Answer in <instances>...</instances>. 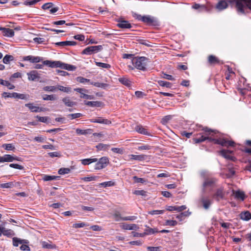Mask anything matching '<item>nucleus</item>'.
<instances>
[{
    "mask_svg": "<svg viewBox=\"0 0 251 251\" xmlns=\"http://www.w3.org/2000/svg\"><path fill=\"white\" fill-rule=\"evenodd\" d=\"M238 14H244L248 10H251V0H231Z\"/></svg>",
    "mask_w": 251,
    "mask_h": 251,
    "instance_id": "obj_1",
    "label": "nucleus"
},
{
    "mask_svg": "<svg viewBox=\"0 0 251 251\" xmlns=\"http://www.w3.org/2000/svg\"><path fill=\"white\" fill-rule=\"evenodd\" d=\"M202 130L204 131V135H201L200 138H194L193 142L195 143H199L208 140L209 142H213L214 143V140H215L217 131L207 127H204Z\"/></svg>",
    "mask_w": 251,
    "mask_h": 251,
    "instance_id": "obj_2",
    "label": "nucleus"
},
{
    "mask_svg": "<svg viewBox=\"0 0 251 251\" xmlns=\"http://www.w3.org/2000/svg\"><path fill=\"white\" fill-rule=\"evenodd\" d=\"M206 171H202L201 175L204 178V181L202 183V192L203 194L206 192V188L207 187H214L218 181V179L214 177H208L206 176Z\"/></svg>",
    "mask_w": 251,
    "mask_h": 251,
    "instance_id": "obj_3",
    "label": "nucleus"
},
{
    "mask_svg": "<svg viewBox=\"0 0 251 251\" xmlns=\"http://www.w3.org/2000/svg\"><path fill=\"white\" fill-rule=\"evenodd\" d=\"M148 60V59L146 57H134L132 59V63L136 69L144 71L146 69Z\"/></svg>",
    "mask_w": 251,
    "mask_h": 251,
    "instance_id": "obj_4",
    "label": "nucleus"
},
{
    "mask_svg": "<svg viewBox=\"0 0 251 251\" xmlns=\"http://www.w3.org/2000/svg\"><path fill=\"white\" fill-rule=\"evenodd\" d=\"M214 140V144L227 148L229 147H234L235 145V143L233 141H229L226 138H221L217 131L215 136V140Z\"/></svg>",
    "mask_w": 251,
    "mask_h": 251,
    "instance_id": "obj_5",
    "label": "nucleus"
},
{
    "mask_svg": "<svg viewBox=\"0 0 251 251\" xmlns=\"http://www.w3.org/2000/svg\"><path fill=\"white\" fill-rule=\"evenodd\" d=\"M102 49L101 45L89 46L83 50L81 53L82 54L91 55L93 53H97Z\"/></svg>",
    "mask_w": 251,
    "mask_h": 251,
    "instance_id": "obj_6",
    "label": "nucleus"
},
{
    "mask_svg": "<svg viewBox=\"0 0 251 251\" xmlns=\"http://www.w3.org/2000/svg\"><path fill=\"white\" fill-rule=\"evenodd\" d=\"M109 163V159L107 157L103 156L101 157L98 160L95 164V169L101 170L105 168Z\"/></svg>",
    "mask_w": 251,
    "mask_h": 251,
    "instance_id": "obj_7",
    "label": "nucleus"
},
{
    "mask_svg": "<svg viewBox=\"0 0 251 251\" xmlns=\"http://www.w3.org/2000/svg\"><path fill=\"white\" fill-rule=\"evenodd\" d=\"M225 196L224 188L223 187L221 186L216 190L215 192L212 195V197L215 201H219L220 200L224 199Z\"/></svg>",
    "mask_w": 251,
    "mask_h": 251,
    "instance_id": "obj_8",
    "label": "nucleus"
},
{
    "mask_svg": "<svg viewBox=\"0 0 251 251\" xmlns=\"http://www.w3.org/2000/svg\"><path fill=\"white\" fill-rule=\"evenodd\" d=\"M200 203L204 209L208 210L212 204V201L208 197L202 195L200 199Z\"/></svg>",
    "mask_w": 251,
    "mask_h": 251,
    "instance_id": "obj_9",
    "label": "nucleus"
},
{
    "mask_svg": "<svg viewBox=\"0 0 251 251\" xmlns=\"http://www.w3.org/2000/svg\"><path fill=\"white\" fill-rule=\"evenodd\" d=\"M79 82L80 83H86V82H90V83L94 85L96 87L101 88L104 89H106L109 87V84H108L107 83L91 82L90 81V79H79Z\"/></svg>",
    "mask_w": 251,
    "mask_h": 251,
    "instance_id": "obj_10",
    "label": "nucleus"
},
{
    "mask_svg": "<svg viewBox=\"0 0 251 251\" xmlns=\"http://www.w3.org/2000/svg\"><path fill=\"white\" fill-rule=\"evenodd\" d=\"M113 216L116 221H120V220L134 221L137 219V217L135 216L122 217H121L120 213L118 212H115Z\"/></svg>",
    "mask_w": 251,
    "mask_h": 251,
    "instance_id": "obj_11",
    "label": "nucleus"
},
{
    "mask_svg": "<svg viewBox=\"0 0 251 251\" xmlns=\"http://www.w3.org/2000/svg\"><path fill=\"white\" fill-rule=\"evenodd\" d=\"M117 22L118 23L117 24V26L119 28L125 29L132 27L131 25L127 21L124 20L123 19H119L117 20Z\"/></svg>",
    "mask_w": 251,
    "mask_h": 251,
    "instance_id": "obj_12",
    "label": "nucleus"
},
{
    "mask_svg": "<svg viewBox=\"0 0 251 251\" xmlns=\"http://www.w3.org/2000/svg\"><path fill=\"white\" fill-rule=\"evenodd\" d=\"M61 62L60 61L46 60L43 61V65L51 68H60Z\"/></svg>",
    "mask_w": 251,
    "mask_h": 251,
    "instance_id": "obj_13",
    "label": "nucleus"
},
{
    "mask_svg": "<svg viewBox=\"0 0 251 251\" xmlns=\"http://www.w3.org/2000/svg\"><path fill=\"white\" fill-rule=\"evenodd\" d=\"M23 60L28 61L31 63H38L42 60V58L39 56L28 55L23 57Z\"/></svg>",
    "mask_w": 251,
    "mask_h": 251,
    "instance_id": "obj_14",
    "label": "nucleus"
},
{
    "mask_svg": "<svg viewBox=\"0 0 251 251\" xmlns=\"http://www.w3.org/2000/svg\"><path fill=\"white\" fill-rule=\"evenodd\" d=\"M228 151H226V150L223 149L219 151V153L221 156L226 159L235 161L236 160L235 157L230 155V154L228 153Z\"/></svg>",
    "mask_w": 251,
    "mask_h": 251,
    "instance_id": "obj_15",
    "label": "nucleus"
},
{
    "mask_svg": "<svg viewBox=\"0 0 251 251\" xmlns=\"http://www.w3.org/2000/svg\"><path fill=\"white\" fill-rule=\"evenodd\" d=\"M28 78H41L42 77V74L41 71L33 70L27 74Z\"/></svg>",
    "mask_w": 251,
    "mask_h": 251,
    "instance_id": "obj_16",
    "label": "nucleus"
},
{
    "mask_svg": "<svg viewBox=\"0 0 251 251\" xmlns=\"http://www.w3.org/2000/svg\"><path fill=\"white\" fill-rule=\"evenodd\" d=\"M90 122L91 123H96L104 125H110L111 124V122L107 119H104L101 117H97L96 119H91Z\"/></svg>",
    "mask_w": 251,
    "mask_h": 251,
    "instance_id": "obj_17",
    "label": "nucleus"
},
{
    "mask_svg": "<svg viewBox=\"0 0 251 251\" xmlns=\"http://www.w3.org/2000/svg\"><path fill=\"white\" fill-rule=\"evenodd\" d=\"M85 104L91 107H103L104 104L103 102L100 101H85Z\"/></svg>",
    "mask_w": 251,
    "mask_h": 251,
    "instance_id": "obj_18",
    "label": "nucleus"
},
{
    "mask_svg": "<svg viewBox=\"0 0 251 251\" xmlns=\"http://www.w3.org/2000/svg\"><path fill=\"white\" fill-rule=\"evenodd\" d=\"M25 106L28 107L31 111L33 112H40L44 111L43 108L34 106L33 104L31 103H26Z\"/></svg>",
    "mask_w": 251,
    "mask_h": 251,
    "instance_id": "obj_19",
    "label": "nucleus"
},
{
    "mask_svg": "<svg viewBox=\"0 0 251 251\" xmlns=\"http://www.w3.org/2000/svg\"><path fill=\"white\" fill-rule=\"evenodd\" d=\"M0 29L2 30L3 35L4 36L12 37L14 35V31L12 29L2 27L0 28Z\"/></svg>",
    "mask_w": 251,
    "mask_h": 251,
    "instance_id": "obj_20",
    "label": "nucleus"
},
{
    "mask_svg": "<svg viewBox=\"0 0 251 251\" xmlns=\"http://www.w3.org/2000/svg\"><path fill=\"white\" fill-rule=\"evenodd\" d=\"M228 6V3L226 0H222L218 2L216 5V8L219 10H223Z\"/></svg>",
    "mask_w": 251,
    "mask_h": 251,
    "instance_id": "obj_21",
    "label": "nucleus"
},
{
    "mask_svg": "<svg viewBox=\"0 0 251 251\" xmlns=\"http://www.w3.org/2000/svg\"><path fill=\"white\" fill-rule=\"evenodd\" d=\"M62 101L68 107H73L77 104L76 102L72 101L69 97L64 98L62 99Z\"/></svg>",
    "mask_w": 251,
    "mask_h": 251,
    "instance_id": "obj_22",
    "label": "nucleus"
},
{
    "mask_svg": "<svg viewBox=\"0 0 251 251\" xmlns=\"http://www.w3.org/2000/svg\"><path fill=\"white\" fill-rule=\"evenodd\" d=\"M60 68L65 69L68 71H73L76 70V67L73 65L64 63L61 62Z\"/></svg>",
    "mask_w": 251,
    "mask_h": 251,
    "instance_id": "obj_23",
    "label": "nucleus"
},
{
    "mask_svg": "<svg viewBox=\"0 0 251 251\" xmlns=\"http://www.w3.org/2000/svg\"><path fill=\"white\" fill-rule=\"evenodd\" d=\"M240 218L244 221H248L251 219V213L248 211L241 212L240 214Z\"/></svg>",
    "mask_w": 251,
    "mask_h": 251,
    "instance_id": "obj_24",
    "label": "nucleus"
},
{
    "mask_svg": "<svg viewBox=\"0 0 251 251\" xmlns=\"http://www.w3.org/2000/svg\"><path fill=\"white\" fill-rule=\"evenodd\" d=\"M208 62L210 65H215L220 63L219 59L214 55H210L208 57Z\"/></svg>",
    "mask_w": 251,
    "mask_h": 251,
    "instance_id": "obj_25",
    "label": "nucleus"
},
{
    "mask_svg": "<svg viewBox=\"0 0 251 251\" xmlns=\"http://www.w3.org/2000/svg\"><path fill=\"white\" fill-rule=\"evenodd\" d=\"M130 159L132 160H138V161H144L146 160L147 158V156L146 155L144 154H141V155H134V154H131L130 155Z\"/></svg>",
    "mask_w": 251,
    "mask_h": 251,
    "instance_id": "obj_26",
    "label": "nucleus"
},
{
    "mask_svg": "<svg viewBox=\"0 0 251 251\" xmlns=\"http://www.w3.org/2000/svg\"><path fill=\"white\" fill-rule=\"evenodd\" d=\"M98 160L97 158H86L81 160V163L84 165H87L93 162H96Z\"/></svg>",
    "mask_w": 251,
    "mask_h": 251,
    "instance_id": "obj_27",
    "label": "nucleus"
},
{
    "mask_svg": "<svg viewBox=\"0 0 251 251\" xmlns=\"http://www.w3.org/2000/svg\"><path fill=\"white\" fill-rule=\"evenodd\" d=\"M13 98L15 99H19L22 100H28L29 99V95L24 94H19L16 92H14Z\"/></svg>",
    "mask_w": 251,
    "mask_h": 251,
    "instance_id": "obj_28",
    "label": "nucleus"
},
{
    "mask_svg": "<svg viewBox=\"0 0 251 251\" xmlns=\"http://www.w3.org/2000/svg\"><path fill=\"white\" fill-rule=\"evenodd\" d=\"M235 198L237 200L241 201H244L245 199V194L243 192L239 190L235 192Z\"/></svg>",
    "mask_w": 251,
    "mask_h": 251,
    "instance_id": "obj_29",
    "label": "nucleus"
},
{
    "mask_svg": "<svg viewBox=\"0 0 251 251\" xmlns=\"http://www.w3.org/2000/svg\"><path fill=\"white\" fill-rule=\"evenodd\" d=\"M137 228L136 224H124L122 226V228L126 230H136Z\"/></svg>",
    "mask_w": 251,
    "mask_h": 251,
    "instance_id": "obj_30",
    "label": "nucleus"
},
{
    "mask_svg": "<svg viewBox=\"0 0 251 251\" xmlns=\"http://www.w3.org/2000/svg\"><path fill=\"white\" fill-rule=\"evenodd\" d=\"M92 131V130L91 129H87L85 130L77 128L76 129V133L79 135H86L88 134H91Z\"/></svg>",
    "mask_w": 251,
    "mask_h": 251,
    "instance_id": "obj_31",
    "label": "nucleus"
},
{
    "mask_svg": "<svg viewBox=\"0 0 251 251\" xmlns=\"http://www.w3.org/2000/svg\"><path fill=\"white\" fill-rule=\"evenodd\" d=\"M60 176H49L47 175H44L43 176L42 179L45 181H51L52 180L58 179Z\"/></svg>",
    "mask_w": 251,
    "mask_h": 251,
    "instance_id": "obj_32",
    "label": "nucleus"
},
{
    "mask_svg": "<svg viewBox=\"0 0 251 251\" xmlns=\"http://www.w3.org/2000/svg\"><path fill=\"white\" fill-rule=\"evenodd\" d=\"M57 91L65 92L67 93H70L71 92L72 88L71 87H64L62 85H57Z\"/></svg>",
    "mask_w": 251,
    "mask_h": 251,
    "instance_id": "obj_33",
    "label": "nucleus"
},
{
    "mask_svg": "<svg viewBox=\"0 0 251 251\" xmlns=\"http://www.w3.org/2000/svg\"><path fill=\"white\" fill-rule=\"evenodd\" d=\"M142 22L146 24L151 25L154 23V20L153 18L151 17V16H143Z\"/></svg>",
    "mask_w": 251,
    "mask_h": 251,
    "instance_id": "obj_34",
    "label": "nucleus"
},
{
    "mask_svg": "<svg viewBox=\"0 0 251 251\" xmlns=\"http://www.w3.org/2000/svg\"><path fill=\"white\" fill-rule=\"evenodd\" d=\"M135 130L138 132L143 134L144 135H149V133L147 131V129L144 128L143 126H137L135 127Z\"/></svg>",
    "mask_w": 251,
    "mask_h": 251,
    "instance_id": "obj_35",
    "label": "nucleus"
},
{
    "mask_svg": "<svg viewBox=\"0 0 251 251\" xmlns=\"http://www.w3.org/2000/svg\"><path fill=\"white\" fill-rule=\"evenodd\" d=\"M15 233L12 229H6L3 227V235L8 237H11L15 235Z\"/></svg>",
    "mask_w": 251,
    "mask_h": 251,
    "instance_id": "obj_36",
    "label": "nucleus"
},
{
    "mask_svg": "<svg viewBox=\"0 0 251 251\" xmlns=\"http://www.w3.org/2000/svg\"><path fill=\"white\" fill-rule=\"evenodd\" d=\"M42 246L43 248L48 249H55L56 248L55 245L49 243L45 241L42 243Z\"/></svg>",
    "mask_w": 251,
    "mask_h": 251,
    "instance_id": "obj_37",
    "label": "nucleus"
},
{
    "mask_svg": "<svg viewBox=\"0 0 251 251\" xmlns=\"http://www.w3.org/2000/svg\"><path fill=\"white\" fill-rule=\"evenodd\" d=\"M158 83L161 86L166 88H171L173 85L171 83L163 80H158Z\"/></svg>",
    "mask_w": 251,
    "mask_h": 251,
    "instance_id": "obj_38",
    "label": "nucleus"
},
{
    "mask_svg": "<svg viewBox=\"0 0 251 251\" xmlns=\"http://www.w3.org/2000/svg\"><path fill=\"white\" fill-rule=\"evenodd\" d=\"M43 90L45 91L56 92L57 91V85L47 86L44 87Z\"/></svg>",
    "mask_w": 251,
    "mask_h": 251,
    "instance_id": "obj_39",
    "label": "nucleus"
},
{
    "mask_svg": "<svg viewBox=\"0 0 251 251\" xmlns=\"http://www.w3.org/2000/svg\"><path fill=\"white\" fill-rule=\"evenodd\" d=\"M132 179L134 180L135 183H145L147 181V180L144 178L138 177L136 176L132 177Z\"/></svg>",
    "mask_w": 251,
    "mask_h": 251,
    "instance_id": "obj_40",
    "label": "nucleus"
},
{
    "mask_svg": "<svg viewBox=\"0 0 251 251\" xmlns=\"http://www.w3.org/2000/svg\"><path fill=\"white\" fill-rule=\"evenodd\" d=\"M14 60V57L12 55L6 54L3 58V62L4 64H8L10 61Z\"/></svg>",
    "mask_w": 251,
    "mask_h": 251,
    "instance_id": "obj_41",
    "label": "nucleus"
},
{
    "mask_svg": "<svg viewBox=\"0 0 251 251\" xmlns=\"http://www.w3.org/2000/svg\"><path fill=\"white\" fill-rule=\"evenodd\" d=\"M43 99L45 100H54L57 99V97L54 95H45Z\"/></svg>",
    "mask_w": 251,
    "mask_h": 251,
    "instance_id": "obj_42",
    "label": "nucleus"
},
{
    "mask_svg": "<svg viewBox=\"0 0 251 251\" xmlns=\"http://www.w3.org/2000/svg\"><path fill=\"white\" fill-rule=\"evenodd\" d=\"M74 91H76L80 94V97L83 99V96L86 95L84 92H88V91L83 88H75Z\"/></svg>",
    "mask_w": 251,
    "mask_h": 251,
    "instance_id": "obj_43",
    "label": "nucleus"
},
{
    "mask_svg": "<svg viewBox=\"0 0 251 251\" xmlns=\"http://www.w3.org/2000/svg\"><path fill=\"white\" fill-rule=\"evenodd\" d=\"M2 147L7 151H13L15 149V147L12 144H4Z\"/></svg>",
    "mask_w": 251,
    "mask_h": 251,
    "instance_id": "obj_44",
    "label": "nucleus"
},
{
    "mask_svg": "<svg viewBox=\"0 0 251 251\" xmlns=\"http://www.w3.org/2000/svg\"><path fill=\"white\" fill-rule=\"evenodd\" d=\"M71 170L68 168H62L58 170V174L60 175H65L70 172Z\"/></svg>",
    "mask_w": 251,
    "mask_h": 251,
    "instance_id": "obj_45",
    "label": "nucleus"
},
{
    "mask_svg": "<svg viewBox=\"0 0 251 251\" xmlns=\"http://www.w3.org/2000/svg\"><path fill=\"white\" fill-rule=\"evenodd\" d=\"M133 193L136 195L142 196L144 197L147 196V192L144 190H135Z\"/></svg>",
    "mask_w": 251,
    "mask_h": 251,
    "instance_id": "obj_46",
    "label": "nucleus"
},
{
    "mask_svg": "<svg viewBox=\"0 0 251 251\" xmlns=\"http://www.w3.org/2000/svg\"><path fill=\"white\" fill-rule=\"evenodd\" d=\"M13 186L12 182H9L5 183H2L0 184V187L1 188H9Z\"/></svg>",
    "mask_w": 251,
    "mask_h": 251,
    "instance_id": "obj_47",
    "label": "nucleus"
},
{
    "mask_svg": "<svg viewBox=\"0 0 251 251\" xmlns=\"http://www.w3.org/2000/svg\"><path fill=\"white\" fill-rule=\"evenodd\" d=\"M40 0H27L24 2V4L25 5H33Z\"/></svg>",
    "mask_w": 251,
    "mask_h": 251,
    "instance_id": "obj_48",
    "label": "nucleus"
},
{
    "mask_svg": "<svg viewBox=\"0 0 251 251\" xmlns=\"http://www.w3.org/2000/svg\"><path fill=\"white\" fill-rule=\"evenodd\" d=\"M82 116L81 113H74L68 114L67 117L70 118L71 119H75L81 117Z\"/></svg>",
    "mask_w": 251,
    "mask_h": 251,
    "instance_id": "obj_49",
    "label": "nucleus"
},
{
    "mask_svg": "<svg viewBox=\"0 0 251 251\" xmlns=\"http://www.w3.org/2000/svg\"><path fill=\"white\" fill-rule=\"evenodd\" d=\"M4 157L5 162H11L14 160L15 156L10 154H5Z\"/></svg>",
    "mask_w": 251,
    "mask_h": 251,
    "instance_id": "obj_50",
    "label": "nucleus"
},
{
    "mask_svg": "<svg viewBox=\"0 0 251 251\" xmlns=\"http://www.w3.org/2000/svg\"><path fill=\"white\" fill-rule=\"evenodd\" d=\"M121 84L126 86L128 87H130L131 82L129 79H119Z\"/></svg>",
    "mask_w": 251,
    "mask_h": 251,
    "instance_id": "obj_51",
    "label": "nucleus"
},
{
    "mask_svg": "<svg viewBox=\"0 0 251 251\" xmlns=\"http://www.w3.org/2000/svg\"><path fill=\"white\" fill-rule=\"evenodd\" d=\"M158 231L155 230V229L148 227L145 230V233L146 235L153 234L155 232H157Z\"/></svg>",
    "mask_w": 251,
    "mask_h": 251,
    "instance_id": "obj_52",
    "label": "nucleus"
},
{
    "mask_svg": "<svg viewBox=\"0 0 251 251\" xmlns=\"http://www.w3.org/2000/svg\"><path fill=\"white\" fill-rule=\"evenodd\" d=\"M151 149V147L149 145H143L138 146L137 149L138 150H150Z\"/></svg>",
    "mask_w": 251,
    "mask_h": 251,
    "instance_id": "obj_53",
    "label": "nucleus"
},
{
    "mask_svg": "<svg viewBox=\"0 0 251 251\" xmlns=\"http://www.w3.org/2000/svg\"><path fill=\"white\" fill-rule=\"evenodd\" d=\"M9 167L13 168L19 169V170H24V166L19 165L18 164H14V163L10 164L9 165Z\"/></svg>",
    "mask_w": 251,
    "mask_h": 251,
    "instance_id": "obj_54",
    "label": "nucleus"
},
{
    "mask_svg": "<svg viewBox=\"0 0 251 251\" xmlns=\"http://www.w3.org/2000/svg\"><path fill=\"white\" fill-rule=\"evenodd\" d=\"M114 184H115V183L111 181L104 182L101 183L100 184V185H101L102 186H103L104 187L112 186L114 185Z\"/></svg>",
    "mask_w": 251,
    "mask_h": 251,
    "instance_id": "obj_55",
    "label": "nucleus"
},
{
    "mask_svg": "<svg viewBox=\"0 0 251 251\" xmlns=\"http://www.w3.org/2000/svg\"><path fill=\"white\" fill-rule=\"evenodd\" d=\"M164 210H151L149 212V214L151 215H157V214H162L164 213Z\"/></svg>",
    "mask_w": 251,
    "mask_h": 251,
    "instance_id": "obj_56",
    "label": "nucleus"
},
{
    "mask_svg": "<svg viewBox=\"0 0 251 251\" xmlns=\"http://www.w3.org/2000/svg\"><path fill=\"white\" fill-rule=\"evenodd\" d=\"M108 147L109 145L100 143L96 146V148L99 150H105Z\"/></svg>",
    "mask_w": 251,
    "mask_h": 251,
    "instance_id": "obj_57",
    "label": "nucleus"
},
{
    "mask_svg": "<svg viewBox=\"0 0 251 251\" xmlns=\"http://www.w3.org/2000/svg\"><path fill=\"white\" fill-rule=\"evenodd\" d=\"M96 63L98 66L100 67L101 68H109L110 67V65L108 64L102 63V62H96Z\"/></svg>",
    "mask_w": 251,
    "mask_h": 251,
    "instance_id": "obj_58",
    "label": "nucleus"
},
{
    "mask_svg": "<svg viewBox=\"0 0 251 251\" xmlns=\"http://www.w3.org/2000/svg\"><path fill=\"white\" fill-rule=\"evenodd\" d=\"M177 224V222L174 220H167L165 222V225L170 226H175Z\"/></svg>",
    "mask_w": 251,
    "mask_h": 251,
    "instance_id": "obj_59",
    "label": "nucleus"
},
{
    "mask_svg": "<svg viewBox=\"0 0 251 251\" xmlns=\"http://www.w3.org/2000/svg\"><path fill=\"white\" fill-rule=\"evenodd\" d=\"M48 155L50 157H60L61 156V154L60 152H49L48 153Z\"/></svg>",
    "mask_w": 251,
    "mask_h": 251,
    "instance_id": "obj_60",
    "label": "nucleus"
},
{
    "mask_svg": "<svg viewBox=\"0 0 251 251\" xmlns=\"http://www.w3.org/2000/svg\"><path fill=\"white\" fill-rule=\"evenodd\" d=\"M13 245L14 247H18L20 244V238L13 237L12 238Z\"/></svg>",
    "mask_w": 251,
    "mask_h": 251,
    "instance_id": "obj_61",
    "label": "nucleus"
},
{
    "mask_svg": "<svg viewBox=\"0 0 251 251\" xmlns=\"http://www.w3.org/2000/svg\"><path fill=\"white\" fill-rule=\"evenodd\" d=\"M111 151L114 152H116L119 154H123L124 152L123 149L118 148H113L111 149Z\"/></svg>",
    "mask_w": 251,
    "mask_h": 251,
    "instance_id": "obj_62",
    "label": "nucleus"
},
{
    "mask_svg": "<svg viewBox=\"0 0 251 251\" xmlns=\"http://www.w3.org/2000/svg\"><path fill=\"white\" fill-rule=\"evenodd\" d=\"M86 226V224L84 223H75L73 225V227L74 228H81L85 226Z\"/></svg>",
    "mask_w": 251,
    "mask_h": 251,
    "instance_id": "obj_63",
    "label": "nucleus"
},
{
    "mask_svg": "<svg viewBox=\"0 0 251 251\" xmlns=\"http://www.w3.org/2000/svg\"><path fill=\"white\" fill-rule=\"evenodd\" d=\"M160 247H148L147 249L149 251H160Z\"/></svg>",
    "mask_w": 251,
    "mask_h": 251,
    "instance_id": "obj_64",
    "label": "nucleus"
}]
</instances>
